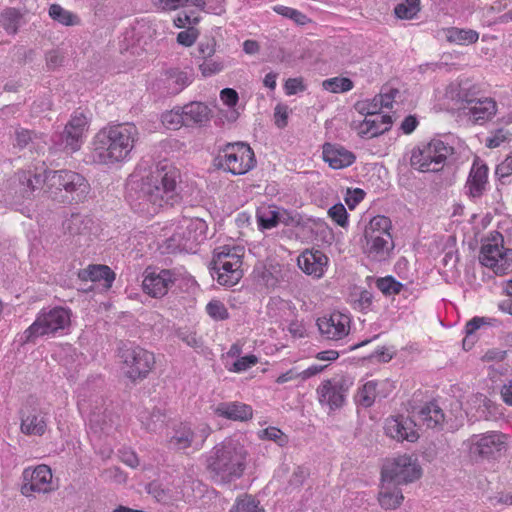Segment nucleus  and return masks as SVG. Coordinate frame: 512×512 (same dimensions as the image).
<instances>
[{"mask_svg":"<svg viewBox=\"0 0 512 512\" xmlns=\"http://www.w3.org/2000/svg\"><path fill=\"white\" fill-rule=\"evenodd\" d=\"M78 276L83 281L101 283L105 288H110L115 280L114 271L107 265H89L81 269Z\"/></svg>","mask_w":512,"mask_h":512,"instance_id":"26","label":"nucleus"},{"mask_svg":"<svg viewBox=\"0 0 512 512\" xmlns=\"http://www.w3.org/2000/svg\"><path fill=\"white\" fill-rule=\"evenodd\" d=\"M258 362L259 359L254 354L242 356L236 359V361L233 363L232 367L229 370L235 373L245 372L251 367L255 366Z\"/></svg>","mask_w":512,"mask_h":512,"instance_id":"53","label":"nucleus"},{"mask_svg":"<svg viewBox=\"0 0 512 512\" xmlns=\"http://www.w3.org/2000/svg\"><path fill=\"white\" fill-rule=\"evenodd\" d=\"M46 170L40 173L31 171H20L9 180L8 195L15 203H21L25 199H30L34 192L40 188L47 189Z\"/></svg>","mask_w":512,"mask_h":512,"instance_id":"12","label":"nucleus"},{"mask_svg":"<svg viewBox=\"0 0 512 512\" xmlns=\"http://www.w3.org/2000/svg\"><path fill=\"white\" fill-rule=\"evenodd\" d=\"M479 38L478 32L475 30H464L458 28H452L448 31L447 39L450 42L457 44H472L475 43Z\"/></svg>","mask_w":512,"mask_h":512,"instance_id":"40","label":"nucleus"},{"mask_svg":"<svg viewBox=\"0 0 512 512\" xmlns=\"http://www.w3.org/2000/svg\"><path fill=\"white\" fill-rule=\"evenodd\" d=\"M421 468L416 459L408 454L387 459L383 465L381 477L395 484H407L419 479Z\"/></svg>","mask_w":512,"mask_h":512,"instance_id":"11","label":"nucleus"},{"mask_svg":"<svg viewBox=\"0 0 512 512\" xmlns=\"http://www.w3.org/2000/svg\"><path fill=\"white\" fill-rule=\"evenodd\" d=\"M213 412L216 416L231 421L246 422L253 417L252 407L239 401L219 403Z\"/></svg>","mask_w":512,"mask_h":512,"instance_id":"22","label":"nucleus"},{"mask_svg":"<svg viewBox=\"0 0 512 512\" xmlns=\"http://www.w3.org/2000/svg\"><path fill=\"white\" fill-rule=\"evenodd\" d=\"M21 17L16 8H7L0 15V23L8 33L15 34L18 31Z\"/></svg>","mask_w":512,"mask_h":512,"instance_id":"39","label":"nucleus"},{"mask_svg":"<svg viewBox=\"0 0 512 512\" xmlns=\"http://www.w3.org/2000/svg\"><path fill=\"white\" fill-rule=\"evenodd\" d=\"M356 109L367 117L379 112L382 107L379 105V102L377 103L375 96L371 102H358Z\"/></svg>","mask_w":512,"mask_h":512,"instance_id":"62","label":"nucleus"},{"mask_svg":"<svg viewBox=\"0 0 512 512\" xmlns=\"http://www.w3.org/2000/svg\"><path fill=\"white\" fill-rule=\"evenodd\" d=\"M49 16L59 23L71 26L76 23L77 16L68 10H65L59 4H52L49 8Z\"/></svg>","mask_w":512,"mask_h":512,"instance_id":"46","label":"nucleus"},{"mask_svg":"<svg viewBox=\"0 0 512 512\" xmlns=\"http://www.w3.org/2000/svg\"><path fill=\"white\" fill-rule=\"evenodd\" d=\"M399 94L397 88L384 87L379 95L376 96L377 103L383 108H391L395 97Z\"/></svg>","mask_w":512,"mask_h":512,"instance_id":"56","label":"nucleus"},{"mask_svg":"<svg viewBox=\"0 0 512 512\" xmlns=\"http://www.w3.org/2000/svg\"><path fill=\"white\" fill-rule=\"evenodd\" d=\"M111 418L105 413L101 417L100 414L92 413L89 417V426L95 432L104 431L107 426H110Z\"/></svg>","mask_w":512,"mask_h":512,"instance_id":"57","label":"nucleus"},{"mask_svg":"<svg viewBox=\"0 0 512 512\" xmlns=\"http://www.w3.org/2000/svg\"><path fill=\"white\" fill-rule=\"evenodd\" d=\"M46 65L49 70H55L64 63V53L59 49L50 50L45 55Z\"/></svg>","mask_w":512,"mask_h":512,"instance_id":"58","label":"nucleus"},{"mask_svg":"<svg viewBox=\"0 0 512 512\" xmlns=\"http://www.w3.org/2000/svg\"><path fill=\"white\" fill-rule=\"evenodd\" d=\"M122 369L133 382L145 379L155 365L152 352L133 344H123L118 351Z\"/></svg>","mask_w":512,"mask_h":512,"instance_id":"8","label":"nucleus"},{"mask_svg":"<svg viewBox=\"0 0 512 512\" xmlns=\"http://www.w3.org/2000/svg\"><path fill=\"white\" fill-rule=\"evenodd\" d=\"M353 385L354 379L348 374H338L324 379L316 389L318 401L331 411L338 410L344 406L347 394Z\"/></svg>","mask_w":512,"mask_h":512,"instance_id":"9","label":"nucleus"},{"mask_svg":"<svg viewBox=\"0 0 512 512\" xmlns=\"http://www.w3.org/2000/svg\"><path fill=\"white\" fill-rule=\"evenodd\" d=\"M375 285L385 296L398 295L403 288V284L392 276L378 278Z\"/></svg>","mask_w":512,"mask_h":512,"instance_id":"45","label":"nucleus"},{"mask_svg":"<svg viewBox=\"0 0 512 512\" xmlns=\"http://www.w3.org/2000/svg\"><path fill=\"white\" fill-rule=\"evenodd\" d=\"M489 324H490L489 318L475 316L466 323L465 333H466L467 337H470L482 326L489 325Z\"/></svg>","mask_w":512,"mask_h":512,"instance_id":"61","label":"nucleus"},{"mask_svg":"<svg viewBox=\"0 0 512 512\" xmlns=\"http://www.w3.org/2000/svg\"><path fill=\"white\" fill-rule=\"evenodd\" d=\"M72 311L68 307L55 306L38 312L34 322L23 332V343L35 342L39 337L56 335L71 324Z\"/></svg>","mask_w":512,"mask_h":512,"instance_id":"5","label":"nucleus"},{"mask_svg":"<svg viewBox=\"0 0 512 512\" xmlns=\"http://www.w3.org/2000/svg\"><path fill=\"white\" fill-rule=\"evenodd\" d=\"M52 139L59 150L75 152L81 146L82 134L65 126L63 132L55 134Z\"/></svg>","mask_w":512,"mask_h":512,"instance_id":"31","label":"nucleus"},{"mask_svg":"<svg viewBox=\"0 0 512 512\" xmlns=\"http://www.w3.org/2000/svg\"><path fill=\"white\" fill-rule=\"evenodd\" d=\"M322 86L325 90L332 93H343L350 91L354 84L353 81L346 77H334L323 81Z\"/></svg>","mask_w":512,"mask_h":512,"instance_id":"44","label":"nucleus"},{"mask_svg":"<svg viewBox=\"0 0 512 512\" xmlns=\"http://www.w3.org/2000/svg\"><path fill=\"white\" fill-rule=\"evenodd\" d=\"M214 162L215 166L233 175H243L256 165L253 150L243 142L227 143L219 151Z\"/></svg>","mask_w":512,"mask_h":512,"instance_id":"7","label":"nucleus"},{"mask_svg":"<svg viewBox=\"0 0 512 512\" xmlns=\"http://www.w3.org/2000/svg\"><path fill=\"white\" fill-rule=\"evenodd\" d=\"M509 135H511V133L504 128L495 129L491 132V136L487 138L486 146L489 148L499 147L503 142L508 140Z\"/></svg>","mask_w":512,"mask_h":512,"instance_id":"55","label":"nucleus"},{"mask_svg":"<svg viewBox=\"0 0 512 512\" xmlns=\"http://www.w3.org/2000/svg\"><path fill=\"white\" fill-rule=\"evenodd\" d=\"M211 434L208 424L202 423L194 429L188 423H179L174 427V434L169 438V443L175 449L184 450L193 447L199 450Z\"/></svg>","mask_w":512,"mask_h":512,"instance_id":"14","label":"nucleus"},{"mask_svg":"<svg viewBox=\"0 0 512 512\" xmlns=\"http://www.w3.org/2000/svg\"><path fill=\"white\" fill-rule=\"evenodd\" d=\"M328 215L341 227L348 224V213L342 203H337L329 208Z\"/></svg>","mask_w":512,"mask_h":512,"instance_id":"54","label":"nucleus"},{"mask_svg":"<svg viewBox=\"0 0 512 512\" xmlns=\"http://www.w3.org/2000/svg\"><path fill=\"white\" fill-rule=\"evenodd\" d=\"M487 179L488 167L475 160L466 181V194L472 199L480 198L486 189Z\"/></svg>","mask_w":512,"mask_h":512,"instance_id":"23","label":"nucleus"},{"mask_svg":"<svg viewBox=\"0 0 512 512\" xmlns=\"http://www.w3.org/2000/svg\"><path fill=\"white\" fill-rule=\"evenodd\" d=\"M176 281L177 274L174 270L147 267L143 273L142 289L150 297L162 298Z\"/></svg>","mask_w":512,"mask_h":512,"instance_id":"16","label":"nucleus"},{"mask_svg":"<svg viewBox=\"0 0 512 512\" xmlns=\"http://www.w3.org/2000/svg\"><path fill=\"white\" fill-rule=\"evenodd\" d=\"M420 11V0H405L394 8V13L399 19H413Z\"/></svg>","mask_w":512,"mask_h":512,"instance_id":"42","label":"nucleus"},{"mask_svg":"<svg viewBox=\"0 0 512 512\" xmlns=\"http://www.w3.org/2000/svg\"><path fill=\"white\" fill-rule=\"evenodd\" d=\"M508 436L500 431H488L474 434L467 441L466 446L472 459L494 458L506 451Z\"/></svg>","mask_w":512,"mask_h":512,"instance_id":"10","label":"nucleus"},{"mask_svg":"<svg viewBox=\"0 0 512 512\" xmlns=\"http://www.w3.org/2000/svg\"><path fill=\"white\" fill-rule=\"evenodd\" d=\"M23 478L24 483L21 486V493L26 497L46 494L55 489L52 471L45 464L38 465L33 469H25Z\"/></svg>","mask_w":512,"mask_h":512,"instance_id":"15","label":"nucleus"},{"mask_svg":"<svg viewBox=\"0 0 512 512\" xmlns=\"http://www.w3.org/2000/svg\"><path fill=\"white\" fill-rule=\"evenodd\" d=\"M393 121L390 115H382L380 112L367 116L360 124L359 135L361 137H377L391 128Z\"/></svg>","mask_w":512,"mask_h":512,"instance_id":"25","label":"nucleus"},{"mask_svg":"<svg viewBox=\"0 0 512 512\" xmlns=\"http://www.w3.org/2000/svg\"><path fill=\"white\" fill-rule=\"evenodd\" d=\"M364 196L365 192L360 188L348 189L345 202L350 209H354L364 199Z\"/></svg>","mask_w":512,"mask_h":512,"instance_id":"64","label":"nucleus"},{"mask_svg":"<svg viewBox=\"0 0 512 512\" xmlns=\"http://www.w3.org/2000/svg\"><path fill=\"white\" fill-rule=\"evenodd\" d=\"M155 3L163 10H175L187 3H191L200 9L205 6V0H155Z\"/></svg>","mask_w":512,"mask_h":512,"instance_id":"51","label":"nucleus"},{"mask_svg":"<svg viewBox=\"0 0 512 512\" xmlns=\"http://www.w3.org/2000/svg\"><path fill=\"white\" fill-rule=\"evenodd\" d=\"M378 382L374 380L367 381L358 388L355 395V403L364 408L371 407L378 396Z\"/></svg>","mask_w":512,"mask_h":512,"instance_id":"33","label":"nucleus"},{"mask_svg":"<svg viewBox=\"0 0 512 512\" xmlns=\"http://www.w3.org/2000/svg\"><path fill=\"white\" fill-rule=\"evenodd\" d=\"M63 229L71 237V243L82 248L88 247L92 242L94 235V220L81 213H72L70 217L63 221Z\"/></svg>","mask_w":512,"mask_h":512,"instance_id":"17","label":"nucleus"},{"mask_svg":"<svg viewBox=\"0 0 512 512\" xmlns=\"http://www.w3.org/2000/svg\"><path fill=\"white\" fill-rule=\"evenodd\" d=\"M500 247L503 248V236L495 231L483 242L480 254L481 256H492L493 253L497 252V256H507L506 253L500 251Z\"/></svg>","mask_w":512,"mask_h":512,"instance_id":"38","label":"nucleus"},{"mask_svg":"<svg viewBox=\"0 0 512 512\" xmlns=\"http://www.w3.org/2000/svg\"><path fill=\"white\" fill-rule=\"evenodd\" d=\"M372 304V293L368 290H362L359 292L357 298L353 300L352 306L355 310L367 313L369 310H371Z\"/></svg>","mask_w":512,"mask_h":512,"instance_id":"52","label":"nucleus"},{"mask_svg":"<svg viewBox=\"0 0 512 512\" xmlns=\"http://www.w3.org/2000/svg\"><path fill=\"white\" fill-rule=\"evenodd\" d=\"M352 320L348 314L334 311L317 319L320 335L328 341H340L346 338L351 330Z\"/></svg>","mask_w":512,"mask_h":512,"instance_id":"18","label":"nucleus"},{"mask_svg":"<svg viewBox=\"0 0 512 512\" xmlns=\"http://www.w3.org/2000/svg\"><path fill=\"white\" fill-rule=\"evenodd\" d=\"M205 310L209 317L215 321H224L230 316L225 304L218 299L210 300L207 303Z\"/></svg>","mask_w":512,"mask_h":512,"instance_id":"47","label":"nucleus"},{"mask_svg":"<svg viewBox=\"0 0 512 512\" xmlns=\"http://www.w3.org/2000/svg\"><path fill=\"white\" fill-rule=\"evenodd\" d=\"M383 430L388 438L401 443L404 441L415 443L420 437L414 420L402 414L387 417Z\"/></svg>","mask_w":512,"mask_h":512,"instance_id":"19","label":"nucleus"},{"mask_svg":"<svg viewBox=\"0 0 512 512\" xmlns=\"http://www.w3.org/2000/svg\"><path fill=\"white\" fill-rule=\"evenodd\" d=\"M20 430L27 436H42L48 429L47 413L40 402L30 396L20 410Z\"/></svg>","mask_w":512,"mask_h":512,"instance_id":"13","label":"nucleus"},{"mask_svg":"<svg viewBox=\"0 0 512 512\" xmlns=\"http://www.w3.org/2000/svg\"><path fill=\"white\" fill-rule=\"evenodd\" d=\"M247 460L248 451L244 445L227 439L212 449L206 467L216 482L231 483L243 476Z\"/></svg>","mask_w":512,"mask_h":512,"instance_id":"2","label":"nucleus"},{"mask_svg":"<svg viewBox=\"0 0 512 512\" xmlns=\"http://www.w3.org/2000/svg\"><path fill=\"white\" fill-rule=\"evenodd\" d=\"M280 220L281 212L278 210L265 209L257 211L258 225L262 230L277 226Z\"/></svg>","mask_w":512,"mask_h":512,"instance_id":"43","label":"nucleus"},{"mask_svg":"<svg viewBox=\"0 0 512 512\" xmlns=\"http://www.w3.org/2000/svg\"><path fill=\"white\" fill-rule=\"evenodd\" d=\"M257 435L260 440L273 441L280 447H285L289 443V437L281 429L274 426L260 430Z\"/></svg>","mask_w":512,"mask_h":512,"instance_id":"41","label":"nucleus"},{"mask_svg":"<svg viewBox=\"0 0 512 512\" xmlns=\"http://www.w3.org/2000/svg\"><path fill=\"white\" fill-rule=\"evenodd\" d=\"M44 181H47L45 193L61 202H83L90 191L86 178L72 170H46Z\"/></svg>","mask_w":512,"mask_h":512,"instance_id":"4","label":"nucleus"},{"mask_svg":"<svg viewBox=\"0 0 512 512\" xmlns=\"http://www.w3.org/2000/svg\"><path fill=\"white\" fill-rule=\"evenodd\" d=\"M418 418L427 428H436L443 424L445 415L435 402H428L418 411Z\"/></svg>","mask_w":512,"mask_h":512,"instance_id":"30","label":"nucleus"},{"mask_svg":"<svg viewBox=\"0 0 512 512\" xmlns=\"http://www.w3.org/2000/svg\"><path fill=\"white\" fill-rule=\"evenodd\" d=\"M138 129L125 123L100 130L95 137V151L101 163L112 164L123 161L134 147Z\"/></svg>","mask_w":512,"mask_h":512,"instance_id":"3","label":"nucleus"},{"mask_svg":"<svg viewBox=\"0 0 512 512\" xmlns=\"http://www.w3.org/2000/svg\"><path fill=\"white\" fill-rule=\"evenodd\" d=\"M460 98L469 105V113L476 122L490 119L496 113V103L491 98L477 99L467 96H460Z\"/></svg>","mask_w":512,"mask_h":512,"instance_id":"28","label":"nucleus"},{"mask_svg":"<svg viewBox=\"0 0 512 512\" xmlns=\"http://www.w3.org/2000/svg\"><path fill=\"white\" fill-rule=\"evenodd\" d=\"M398 486V484L385 481L381 477V487L378 494V501L382 508L395 509L400 506L404 496Z\"/></svg>","mask_w":512,"mask_h":512,"instance_id":"29","label":"nucleus"},{"mask_svg":"<svg viewBox=\"0 0 512 512\" xmlns=\"http://www.w3.org/2000/svg\"><path fill=\"white\" fill-rule=\"evenodd\" d=\"M199 69L204 77H209L220 72L223 69V65L221 62L207 58L199 65Z\"/></svg>","mask_w":512,"mask_h":512,"instance_id":"59","label":"nucleus"},{"mask_svg":"<svg viewBox=\"0 0 512 512\" xmlns=\"http://www.w3.org/2000/svg\"><path fill=\"white\" fill-rule=\"evenodd\" d=\"M196 246L194 241L185 239L183 235L173 234L163 244L159 245L158 249L162 256L176 253L196 254L198 252L195 249Z\"/></svg>","mask_w":512,"mask_h":512,"instance_id":"27","label":"nucleus"},{"mask_svg":"<svg viewBox=\"0 0 512 512\" xmlns=\"http://www.w3.org/2000/svg\"><path fill=\"white\" fill-rule=\"evenodd\" d=\"M501 184H506L505 179L512 174V155L508 156L501 164H499L495 171Z\"/></svg>","mask_w":512,"mask_h":512,"instance_id":"60","label":"nucleus"},{"mask_svg":"<svg viewBox=\"0 0 512 512\" xmlns=\"http://www.w3.org/2000/svg\"><path fill=\"white\" fill-rule=\"evenodd\" d=\"M186 127L206 126L212 117V110L207 104L200 101H192L181 106Z\"/></svg>","mask_w":512,"mask_h":512,"instance_id":"21","label":"nucleus"},{"mask_svg":"<svg viewBox=\"0 0 512 512\" xmlns=\"http://www.w3.org/2000/svg\"><path fill=\"white\" fill-rule=\"evenodd\" d=\"M481 266L496 276H505L512 272V258H479Z\"/></svg>","mask_w":512,"mask_h":512,"instance_id":"34","label":"nucleus"},{"mask_svg":"<svg viewBox=\"0 0 512 512\" xmlns=\"http://www.w3.org/2000/svg\"><path fill=\"white\" fill-rule=\"evenodd\" d=\"M142 424L149 431H159L163 428L166 415L160 409H153L151 412H144L140 416Z\"/></svg>","mask_w":512,"mask_h":512,"instance_id":"36","label":"nucleus"},{"mask_svg":"<svg viewBox=\"0 0 512 512\" xmlns=\"http://www.w3.org/2000/svg\"><path fill=\"white\" fill-rule=\"evenodd\" d=\"M230 512H265V510L255 497L243 494L236 498Z\"/></svg>","mask_w":512,"mask_h":512,"instance_id":"35","label":"nucleus"},{"mask_svg":"<svg viewBox=\"0 0 512 512\" xmlns=\"http://www.w3.org/2000/svg\"><path fill=\"white\" fill-rule=\"evenodd\" d=\"M453 148L442 140L432 139L428 143L418 145L412 150L410 165L420 172H439Z\"/></svg>","mask_w":512,"mask_h":512,"instance_id":"6","label":"nucleus"},{"mask_svg":"<svg viewBox=\"0 0 512 512\" xmlns=\"http://www.w3.org/2000/svg\"><path fill=\"white\" fill-rule=\"evenodd\" d=\"M299 268L307 275L321 278L328 265V258H296Z\"/></svg>","mask_w":512,"mask_h":512,"instance_id":"32","label":"nucleus"},{"mask_svg":"<svg viewBox=\"0 0 512 512\" xmlns=\"http://www.w3.org/2000/svg\"><path fill=\"white\" fill-rule=\"evenodd\" d=\"M273 10L283 17L291 19L297 25L303 26L310 22V19L305 14L291 7L276 5L273 7Z\"/></svg>","mask_w":512,"mask_h":512,"instance_id":"48","label":"nucleus"},{"mask_svg":"<svg viewBox=\"0 0 512 512\" xmlns=\"http://www.w3.org/2000/svg\"><path fill=\"white\" fill-rule=\"evenodd\" d=\"M179 181V170L164 160L146 177H131L126 184V196L135 205H143L142 209L146 203L151 204L153 212H156L157 208L164 205L172 207L181 200Z\"/></svg>","mask_w":512,"mask_h":512,"instance_id":"1","label":"nucleus"},{"mask_svg":"<svg viewBox=\"0 0 512 512\" xmlns=\"http://www.w3.org/2000/svg\"><path fill=\"white\" fill-rule=\"evenodd\" d=\"M197 36V30L194 28H188L187 30L178 33L177 42L183 46L189 47L195 43Z\"/></svg>","mask_w":512,"mask_h":512,"instance_id":"63","label":"nucleus"},{"mask_svg":"<svg viewBox=\"0 0 512 512\" xmlns=\"http://www.w3.org/2000/svg\"><path fill=\"white\" fill-rule=\"evenodd\" d=\"M381 235H371V252L382 253L388 251L389 244L393 246L391 235L388 231L380 232Z\"/></svg>","mask_w":512,"mask_h":512,"instance_id":"50","label":"nucleus"},{"mask_svg":"<svg viewBox=\"0 0 512 512\" xmlns=\"http://www.w3.org/2000/svg\"><path fill=\"white\" fill-rule=\"evenodd\" d=\"M167 76L168 79L174 84V87L171 88L172 93L174 94L181 92L185 87L190 85L193 80V73L180 71L179 69L168 70Z\"/></svg>","mask_w":512,"mask_h":512,"instance_id":"37","label":"nucleus"},{"mask_svg":"<svg viewBox=\"0 0 512 512\" xmlns=\"http://www.w3.org/2000/svg\"><path fill=\"white\" fill-rule=\"evenodd\" d=\"M323 160L329 164L332 169H342L352 165L355 162V155L336 144L325 143L323 145Z\"/></svg>","mask_w":512,"mask_h":512,"instance_id":"24","label":"nucleus"},{"mask_svg":"<svg viewBox=\"0 0 512 512\" xmlns=\"http://www.w3.org/2000/svg\"><path fill=\"white\" fill-rule=\"evenodd\" d=\"M240 258L236 261H225L224 258H213L210 272L213 278L222 286H234L243 277Z\"/></svg>","mask_w":512,"mask_h":512,"instance_id":"20","label":"nucleus"},{"mask_svg":"<svg viewBox=\"0 0 512 512\" xmlns=\"http://www.w3.org/2000/svg\"><path fill=\"white\" fill-rule=\"evenodd\" d=\"M162 122L169 128L176 129L185 126L184 115L181 112V106L174 107L171 111L162 114Z\"/></svg>","mask_w":512,"mask_h":512,"instance_id":"49","label":"nucleus"}]
</instances>
